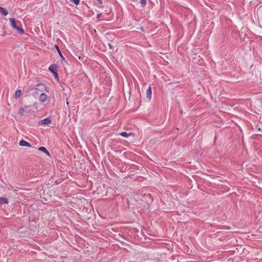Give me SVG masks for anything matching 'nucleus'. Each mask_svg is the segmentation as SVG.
Segmentation results:
<instances>
[{
  "label": "nucleus",
  "mask_w": 262,
  "mask_h": 262,
  "mask_svg": "<svg viewBox=\"0 0 262 262\" xmlns=\"http://www.w3.org/2000/svg\"><path fill=\"white\" fill-rule=\"evenodd\" d=\"M21 91L20 90H17L15 94V98H19L21 96Z\"/></svg>",
  "instance_id": "11"
},
{
  "label": "nucleus",
  "mask_w": 262,
  "mask_h": 262,
  "mask_svg": "<svg viewBox=\"0 0 262 262\" xmlns=\"http://www.w3.org/2000/svg\"><path fill=\"white\" fill-rule=\"evenodd\" d=\"M20 146L31 147V145L24 140H21L19 142Z\"/></svg>",
  "instance_id": "4"
},
{
  "label": "nucleus",
  "mask_w": 262,
  "mask_h": 262,
  "mask_svg": "<svg viewBox=\"0 0 262 262\" xmlns=\"http://www.w3.org/2000/svg\"><path fill=\"white\" fill-rule=\"evenodd\" d=\"M73 2L76 5H78L79 4L80 1L79 0H72Z\"/></svg>",
  "instance_id": "17"
},
{
  "label": "nucleus",
  "mask_w": 262,
  "mask_h": 262,
  "mask_svg": "<svg viewBox=\"0 0 262 262\" xmlns=\"http://www.w3.org/2000/svg\"><path fill=\"white\" fill-rule=\"evenodd\" d=\"M55 48H56V49H57V51H58V54H59V56H60L61 57H62V58H63V56H62V54H61V52H60V50H59V48H58V46L56 45V46H55Z\"/></svg>",
  "instance_id": "15"
},
{
  "label": "nucleus",
  "mask_w": 262,
  "mask_h": 262,
  "mask_svg": "<svg viewBox=\"0 0 262 262\" xmlns=\"http://www.w3.org/2000/svg\"><path fill=\"white\" fill-rule=\"evenodd\" d=\"M98 2V3L100 5L102 4V0H96Z\"/></svg>",
  "instance_id": "18"
},
{
  "label": "nucleus",
  "mask_w": 262,
  "mask_h": 262,
  "mask_svg": "<svg viewBox=\"0 0 262 262\" xmlns=\"http://www.w3.org/2000/svg\"><path fill=\"white\" fill-rule=\"evenodd\" d=\"M0 13H2L5 16L8 14L7 11L1 7H0Z\"/></svg>",
  "instance_id": "10"
},
{
  "label": "nucleus",
  "mask_w": 262,
  "mask_h": 262,
  "mask_svg": "<svg viewBox=\"0 0 262 262\" xmlns=\"http://www.w3.org/2000/svg\"><path fill=\"white\" fill-rule=\"evenodd\" d=\"M151 87H149L148 90L146 91V98L148 101H150L151 98Z\"/></svg>",
  "instance_id": "6"
},
{
  "label": "nucleus",
  "mask_w": 262,
  "mask_h": 262,
  "mask_svg": "<svg viewBox=\"0 0 262 262\" xmlns=\"http://www.w3.org/2000/svg\"><path fill=\"white\" fill-rule=\"evenodd\" d=\"M25 110L24 109V108L23 107H21L18 110V113L20 115H23L24 113H25Z\"/></svg>",
  "instance_id": "14"
},
{
  "label": "nucleus",
  "mask_w": 262,
  "mask_h": 262,
  "mask_svg": "<svg viewBox=\"0 0 262 262\" xmlns=\"http://www.w3.org/2000/svg\"><path fill=\"white\" fill-rule=\"evenodd\" d=\"M46 90V87L45 85L43 84H39L37 85L36 88L35 90L34 91V94L35 95H38L39 94L38 91H40L41 92H43L45 90Z\"/></svg>",
  "instance_id": "1"
},
{
  "label": "nucleus",
  "mask_w": 262,
  "mask_h": 262,
  "mask_svg": "<svg viewBox=\"0 0 262 262\" xmlns=\"http://www.w3.org/2000/svg\"><path fill=\"white\" fill-rule=\"evenodd\" d=\"M48 97L46 94L42 93L40 95L39 100L41 102H44L47 101Z\"/></svg>",
  "instance_id": "3"
},
{
  "label": "nucleus",
  "mask_w": 262,
  "mask_h": 262,
  "mask_svg": "<svg viewBox=\"0 0 262 262\" xmlns=\"http://www.w3.org/2000/svg\"><path fill=\"white\" fill-rule=\"evenodd\" d=\"M9 21L10 23V25H11V27L13 29H15L17 27V26L16 25V21L15 20V19L12 18H9Z\"/></svg>",
  "instance_id": "7"
},
{
  "label": "nucleus",
  "mask_w": 262,
  "mask_h": 262,
  "mask_svg": "<svg viewBox=\"0 0 262 262\" xmlns=\"http://www.w3.org/2000/svg\"><path fill=\"white\" fill-rule=\"evenodd\" d=\"M49 70L50 72H51L54 75L55 77H58L56 66L54 65H52L49 68Z\"/></svg>",
  "instance_id": "2"
},
{
  "label": "nucleus",
  "mask_w": 262,
  "mask_h": 262,
  "mask_svg": "<svg viewBox=\"0 0 262 262\" xmlns=\"http://www.w3.org/2000/svg\"><path fill=\"white\" fill-rule=\"evenodd\" d=\"M38 149V150L45 153L48 156H51L50 152L47 150V149H46V147H45L43 146H41V147H39Z\"/></svg>",
  "instance_id": "8"
},
{
  "label": "nucleus",
  "mask_w": 262,
  "mask_h": 262,
  "mask_svg": "<svg viewBox=\"0 0 262 262\" xmlns=\"http://www.w3.org/2000/svg\"><path fill=\"white\" fill-rule=\"evenodd\" d=\"M131 133L128 134L127 132H123L120 133V135L124 137H128L130 135H131Z\"/></svg>",
  "instance_id": "13"
},
{
  "label": "nucleus",
  "mask_w": 262,
  "mask_h": 262,
  "mask_svg": "<svg viewBox=\"0 0 262 262\" xmlns=\"http://www.w3.org/2000/svg\"><path fill=\"white\" fill-rule=\"evenodd\" d=\"M140 3H141L142 6L144 7L146 5V0H141Z\"/></svg>",
  "instance_id": "16"
},
{
  "label": "nucleus",
  "mask_w": 262,
  "mask_h": 262,
  "mask_svg": "<svg viewBox=\"0 0 262 262\" xmlns=\"http://www.w3.org/2000/svg\"><path fill=\"white\" fill-rule=\"evenodd\" d=\"M71 1H72V0H70Z\"/></svg>",
  "instance_id": "19"
},
{
  "label": "nucleus",
  "mask_w": 262,
  "mask_h": 262,
  "mask_svg": "<svg viewBox=\"0 0 262 262\" xmlns=\"http://www.w3.org/2000/svg\"><path fill=\"white\" fill-rule=\"evenodd\" d=\"M51 122V120L50 118H47L41 120L40 121L41 124L49 125Z\"/></svg>",
  "instance_id": "5"
},
{
  "label": "nucleus",
  "mask_w": 262,
  "mask_h": 262,
  "mask_svg": "<svg viewBox=\"0 0 262 262\" xmlns=\"http://www.w3.org/2000/svg\"><path fill=\"white\" fill-rule=\"evenodd\" d=\"M15 29L17 30V32L20 34L24 33V29L18 26H17Z\"/></svg>",
  "instance_id": "12"
},
{
  "label": "nucleus",
  "mask_w": 262,
  "mask_h": 262,
  "mask_svg": "<svg viewBox=\"0 0 262 262\" xmlns=\"http://www.w3.org/2000/svg\"><path fill=\"white\" fill-rule=\"evenodd\" d=\"M8 199L5 198H0V205L2 204H8Z\"/></svg>",
  "instance_id": "9"
}]
</instances>
